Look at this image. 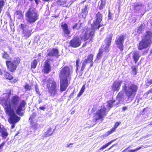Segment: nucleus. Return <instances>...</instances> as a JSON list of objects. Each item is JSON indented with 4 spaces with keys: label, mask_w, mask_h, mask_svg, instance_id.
Returning <instances> with one entry per match:
<instances>
[{
    "label": "nucleus",
    "mask_w": 152,
    "mask_h": 152,
    "mask_svg": "<svg viewBox=\"0 0 152 152\" xmlns=\"http://www.w3.org/2000/svg\"><path fill=\"white\" fill-rule=\"evenodd\" d=\"M152 37V32L150 31H147L146 34L139 43L138 49L141 50L148 47L151 43Z\"/></svg>",
    "instance_id": "obj_6"
},
{
    "label": "nucleus",
    "mask_w": 152,
    "mask_h": 152,
    "mask_svg": "<svg viewBox=\"0 0 152 152\" xmlns=\"http://www.w3.org/2000/svg\"><path fill=\"white\" fill-rule=\"evenodd\" d=\"M112 15L111 14H110V13H109V14L108 15V17H109V19H112Z\"/></svg>",
    "instance_id": "obj_49"
},
{
    "label": "nucleus",
    "mask_w": 152,
    "mask_h": 152,
    "mask_svg": "<svg viewBox=\"0 0 152 152\" xmlns=\"http://www.w3.org/2000/svg\"><path fill=\"white\" fill-rule=\"evenodd\" d=\"M122 109L124 111L127 109V107H123Z\"/></svg>",
    "instance_id": "obj_53"
},
{
    "label": "nucleus",
    "mask_w": 152,
    "mask_h": 152,
    "mask_svg": "<svg viewBox=\"0 0 152 152\" xmlns=\"http://www.w3.org/2000/svg\"><path fill=\"white\" fill-rule=\"evenodd\" d=\"M78 24L77 23H75L73 26H72V28L73 29L75 30H78L79 29V28L80 26V25L78 27Z\"/></svg>",
    "instance_id": "obj_38"
},
{
    "label": "nucleus",
    "mask_w": 152,
    "mask_h": 152,
    "mask_svg": "<svg viewBox=\"0 0 152 152\" xmlns=\"http://www.w3.org/2000/svg\"><path fill=\"white\" fill-rule=\"evenodd\" d=\"M112 36V34H109L107 35L104 40L105 44L99 49V52L97 55L96 59L98 60L102 57L103 52H107L110 50L109 47L111 44Z\"/></svg>",
    "instance_id": "obj_5"
},
{
    "label": "nucleus",
    "mask_w": 152,
    "mask_h": 152,
    "mask_svg": "<svg viewBox=\"0 0 152 152\" xmlns=\"http://www.w3.org/2000/svg\"><path fill=\"white\" fill-rule=\"evenodd\" d=\"M115 102L113 100L107 101L106 105L101 106V109L98 110L96 114L95 121L101 119L105 116L107 114V112L112 107L113 104Z\"/></svg>",
    "instance_id": "obj_4"
},
{
    "label": "nucleus",
    "mask_w": 152,
    "mask_h": 152,
    "mask_svg": "<svg viewBox=\"0 0 152 152\" xmlns=\"http://www.w3.org/2000/svg\"><path fill=\"white\" fill-rule=\"evenodd\" d=\"M85 89V85H83L81 88V90L77 95V96H80L83 93Z\"/></svg>",
    "instance_id": "obj_29"
},
{
    "label": "nucleus",
    "mask_w": 152,
    "mask_h": 152,
    "mask_svg": "<svg viewBox=\"0 0 152 152\" xmlns=\"http://www.w3.org/2000/svg\"><path fill=\"white\" fill-rule=\"evenodd\" d=\"M39 103L40 104V103L42 102V100L40 99H39L38 100Z\"/></svg>",
    "instance_id": "obj_56"
},
{
    "label": "nucleus",
    "mask_w": 152,
    "mask_h": 152,
    "mask_svg": "<svg viewBox=\"0 0 152 152\" xmlns=\"http://www.w3.org/2000/svg\"><path fill=\"white\" fill-rule=\"evenodd\" d=\"M122 87V90L125 92L127 99L125 98V96L123 92L121 91L117 96L116 99L118 101L117 102L116 105L118 104L120 101H126L127 102H131L135 96L138 90L137 86L131 83L128 84L127 82H125Z\"/></svg>",
    "instance_id": "obj_2"
},
{
    "label": "nucleus",
    "mask_w": 152,
    "mask_h": 152,
    "mask_svg": "<svg viewBox=\"0 0 152 152\" xmlns=\"http://www.w3.org/2000/svg\"><path fill=\"white\" fill-rule=\"evenodd\" d=\"M25 88L27 90H30L31 88V86L28 84H26L25 86Z\"/></svg>",
    "instance_id": "obj_42"
},
{
    "label": "nucleus",
    "mask_w": 152,
    "mask_h": 152,
    "mask_svg": "<svg viewBox=\"0 0 152 152\" xmlns=\"http://www.w3.org/2000/svg\"><path fill=\"white\" fill-rule=\"evenodd\" d=\"M79 64H76V68H77V70H78L79 69H80V67H79Z\"/></svg>",
    "instance_id": "obj_52"
},
{
    "label": "nucleus",
    "mask_w": 152,
    "mask_h": 152,
    "mask_svg": "<svg viewBox=\"0 0 152 152\" xmlns=\"http://www.w3.org/2000/svg\"><path fill=\"white\" fill-rule=\"evenodd\" d=\"M115 140H112L110 142H108L107 144H106L105 145H103L102 147L100 148V150H102L103 149L106 148L109 145H110L111 143L114 142V141H115Z\"/></svg>",
    "instance_id": "obj_30"
},
{
    "label": "nucleus",
    "mask_w": 152,
    "mask_h": 152,
    "mask_svg": "<svg viewBox=\"0 0 152 152\" xmlns=\"http://www.w3.org/2000/svg\"><path fill=\"white\" fill-rule=\"evenodd\" d=\"M26 20L30 24L34 23L39 18V14L34 9L30 8L26 14Z\"/></svg>",
    "instance_id": "obj_7"
},
{
    "label": "nucleus",
    "mask_w": 152,
    "mask_h": 152,
    "mask_svg": "<svg viewBox=\"0 0 152 152\" xmlns=\"http://www.w3.org/2000/svg\"><path fill=\"white\" fill-rule=\"evenodd\" d=\"M142 25L141 24L140 26H139L138 29L137 31V32L139 33H140L142 30Z\"/></svg>",
    "instance_id": "obj_40"
},
{
    "label": "nucleus",
    "mask_w": 152,
    "mask_h": 152,
    "mask_svg": "<svg viewBox=\"0 0 152 152\" xmlns=\"http://www.w3.org/2000/svg\"><path fill=\"white\" fill-rule=\"evenodd\" d=\"M88 5H86L83 8L82 10V11L80 15L83 18H85L88 14Z\"/></svg>",
    "instance_id": "obj_18"
},
{
    "label": "nucleus",
    "mask_w": 152,
    "mask_h": 152,
    "mask_svg": "<svg viewBox=\"0 0 152 152\" xmlns=\"http://www.w3.org/2000/svg\"><path fill=\"white\" fill-rule=\"evenodd\" d=\"M106 0H100L99 4V9L100 10L103 9L105 6Z\"/></svg>",
    "instance_id": "obj_25"
},
{
    "label": "nucleus",
    "mask_w": 152,
    "mask_h": 152,
    "mask_svg": "<svg viewBox=\"0 0 152 152\" xmlns=\"http://www.w3.org/2000/svg\"><path fill=\"white\" fill-rule=\"evenodd\" d=\"M45 108V107H39V109L40 110H44Z\"/></svg>",
    "instance_id": "obj_47"
},
{
    "label": "nucleus",
    "mask_w": 152,
    "mask_h": 152,
    "mask_svg": "<svg viewBox=\"0 0 152 152\" xmlns=\"http://www.w3.org/2000/svg\"><path fill=\"white\" fill-rule=\"evenodd\" d=\"M26 25L25 24H21V28L23 30V31H24V30H25V28H26Z\"/></svg>",
    "instance_id": "obj_41"
},
{
    "label": "nucleus",
    "mask_w": 152,
    "mask_h": 152,
    "mask_svg": "<svg viewBox=\"0 0 152 152\" xmlns=\"http://www.w3.org/2000/svg\"><path fill=\"white\" fill-rule=\"evenodd\" d=\"M37 62L36 60H34L33 61L32 63L31 67L32 68L35 69L37 65Z\"/></svg>",
    "instance_id": "obj_32"
},
{
    "label": "nucleus",
    "mask_w": 152,
    "mask_h": 152,
    "mask_svg": "<svg viewBox=\"0 0 152 152\" xmlns=\"http://www.w3.org/2000/svg\"><path fill=\"white\" fill-rule=\"evenodd\" d=\"M122 83L121 81H114L112 86V89L113 91H118L120 88Z\"/></svg>",
    "instance_id": "obj_17"
},
{
    "label": "nucleus",
    "mask_w": 152,
    "mask_h": 152,
    "mask_svg": "<svg viewBox=\"0 0 152 152\" xmlns=\"http://www.w3.org/2000/svg\"><path fill=\"white\" fill-rule=\"evenodd\" d=\"M144 146H142V147H138L134 150H129L128 151V152H135L136 151L140 150L141 148H143Z\"/></svg>",
    "instance_id": "obj_35"
},
{
    "label": "nucleus",
    "mask_w": 152,
    "mask_h": 152,
    "mask_svg": "<svg viewBox=\"0 0 152 152\" xmlns=\"http://www.w3.org/2000/svg\"><path fill=\"white\" fill-rule=\"evenodd\" d=\"M114 146V145H113L111 147L109 148L108 149V150H110L111 148H112Z\"/></svg>",
    "instance_id": "obj_60"
},
{
    "label": "nucleus",
    "mask_w": 152,
    "mask_h": 152,
    "mask_svg": "<svg viewBox=\"0 0 152 152\" xmlns=\"http://www.w3.org/2000/svg\"><path fill=\"white\" fill-rule=\"evenodd\" d=\"M129 147H128V148H126L125 150L123 151L122 152H126V151L128 149V148Z\"/></svg>",
    "instance_id": "obj_55"
},
{
    "label": "nucleus",
    "mask_w": 152,
    "mask_h": 152,
    "mask_svg": "<svg viewBox=\"0 0 152 152\" xmlns=\"http://www.w3.org/2000/svg\"><path fill=\"white\" fill-rule=\"evenodd\" d=\"M38 55L39 56H41V54L40 53H39Z\"/></svg>",
    "instance_id": "obj_63"
},
{
    "label": "nucleus",
    "mask_w": 152,
    "mask_h": 152,
    "mask_svg": "<svg viewBox=\"0 0 152 152\" xmlns=\"http://www.w3.org/2000/svg\"><path fill=\"white\" fill-rule=\"evenodd\" d=\"M5 142L4 141V142H3L0 145V149L1 148H3V146L5 144Z\"/></svg>",
    "instance_id": "obj_45"
},
{
    "label": "nucleus",
    "mask_w": 152,
    "mask_h": 152,
    "mask_svg": "<svg viewBox=\"0 0 152 152\" xmlns=\"http://www.w3.org/2000/svg\"><path fill=\"white\" fill-rule=\"evenodd\" d=\"M31 31L30 30H24L23 33L24 34V36L26 38L28 37L31 35Z\"/></svg>",
    "instance_id": "obj_28"
},
{
    "label": "nucleus",
    "mask_w": 152,
    "mask_h": 152,
    "mask_svg": "<svg viewBox=\"0 0 152 152\" xmlns=\"http://www.w3.org/2000/svg\"><path fill=\"white\" fill-rule=\"evenodd\" d=\"M10 116L9 122L12 124L11 128L13 129L15 126V124L19 121L20 118L17 116L16 114H7Z\"/></svg>",
    "instance_id": "obj_13"
},
{
    "label": "nucleus",
    "mask_w": 152,
    "mask_h": 152,
    "mask_svg": "<svg viewBox=\"0 0 152 152\" xmlns=\"http://www.w3.org/2000/svg\"><path fill=\"white\" fill-rule=\"evenodd\" d=\"M3 58L8 59L10 57L9 55L7 53V52L4 51L3 53Z\"/></svg>",
    "instance_id": "obj_34"
},
{
    "label": "nucleus",
    "mask_w": 152,
    "mask_h": 152,
    "mask_svg": "<svg viewBox=\"0 0 152 152\" xmlns=\"http://www.w3.org/2000/svg\"><path fill=\"white\" fill-rule=\"evenodd\" d=\"M19 133V132L17 133L15 135V136H17Z\"/></svg>",
    "instance_id": "obj_62"
},
{
    "label": "nucleus",
    "mask_w": 152,
    "mask_h": 152,
    "mask_svg": "<svg viewBox=\"0 0 152 152\" xmlns=\"http://www.w3.org/2000/svg\"><path fill=\"white\" fill-rule=\"evenodd\" d=\"M88 63L86 60H85V59L82 62V67L81 69V70L82 71H83L84 68L85 67V66L86 65V64Z\"/></svg>",
    "instance_id": "obj_31"
},
{
    "label": "nucleus",
    "mask_w": 152,
    "mask_h": 152,
    "mask_svg": "<svg viewBox=\"0 0 152 152\" xmlns=\"http://www.w3.org/2000/svg\"><path fill=\"white\" fill-rule=\"evenodd\" d=\"M114 131V129H112L110 131H108L106 133L103 135L104 137H106L112 133Z\"/></svg>",
    "instance_id": "obj_36"
},
{
    "label": "nucleus",
    "mask_w": 152,
    "mask_h": 152,
    "mask_svg": "<svg viewBox=\"0 0 152 152\" xmlns=\"http://www.w3.org/2000/svg\"><path fill=\"white\" fill-rule=\"evenodd\" d=\"M58 51L56 49H53L50 51L48 54V55L49 56H58Z\"/></svg>",
    "instance_id": "obj_19"
},
{
    "label": "nucleus",
    "mask_w": 152,
    "mask_h": 152,
    "mask_svg": "<svg viewBox=\"0 0 152 152\" xmlns=\"http://www.w3.org/2000/svg\"><path fill=\"white\" fill-rule=\"evenodd\" d=\"M91 64H90V66L91 67L93 65V61H92V62H91Z\"/></svg>",
    "instance_id": "obj_57"
},
{
    "label": "nucleus",
    "mask_w": 152,
    "mask_h": 152,
    "mask_svg": "<svg viewBox=\"0 0 152 152\" xmlns=\"http://www.w3.org/2000/svg\"><path fill=\"white\" fill-rule=\"evenodd\" d=\"M94 55L91 54L88 55L87 58L85 59V60L87 61L88 63H91L93 61V59Z\"/></svg>",
    "instance_id": "obj_26"
},
{
    "label": "nucleus",
    "mask_w": 152,
    "mask_h": 152,
    "mask_svg": "<svg viewBox=\"0 0 152 152\" xmlns=\"http://www.w3.org/2000/svg\"><path fill=\"white\" fill-rule=\"evenodd\" d=\"M74 113V112H73V111H72V112H71V113H72V114H73Z\"/></svg>",
    "instance_id": "obj_64"
},
{
    "label": "nucleus",
    "mask_w": 152,
    "mask_h": 152,
    "mask_svg": "<svg viewBox=\"0 0 152 152\" xmlns=\"http://www.w3.org/2000/svg\"><path fill=\"white\" fill-rule=\"evenodd\" d=\"M125 36L123 35L117 36L115 41V43L118 48L122 51L123 50V44Z\"/></svg>",
    "instance_id": "obj_12"
},
{
    "label": "nucleus",
    "mask_w": 152,
    "mask_h": 152,
    "mask_svg": "<svg viewBox=\"0 0 152 152\" xmlns=\"http://www.w3.org/2000/svg\"><path fill=\"white\" fill-rule=\"evenodd\" d=\"M120 124V123L118 122H117L115 123V127H117Z\"/></svg>",
    "instance_id": "obj_48"
},
{
    "label": "nucleus",
    "mask_w": 152,
    "mask_h": 152,
    "mask_svg": "<svg viewBox=\"0 0 152 152\" xmlns=\"http://www.w3.org/2000/svg\"><path fill=\"white\" fill-rule=\"evenodd\" d=\"M72 143H70V144H67L66 145V147L68 148H70L72 147V146H71V145H72Z\"/></svg>",
    "instance_id": "obj_44"
},
{
    "label": "nucleus",
    "mask_w": 152,
    "mask_h": 152,
    "mask_svg": "<svg viewBox=\"0 0 152 152\" xmlns=\"http://www.w3.org/2000/svg\"><path fill=\"white\" fill-rule=\"evenodd\" d=\"M147 82L149 84H152V79H150L147 80Z\"/></svg>",
    "instance_id": "obj_46"
},
{
    "label": "nucleus",
    "mask_w": 152,
    "mask_h": 152,
    "mask_svg": "<svg viewBox=\"0 0 152 152\" xmlns=\"http://www.w3.org/2000/svg\"><path fill=\"white\" fill-rule=\"evenodd\" d=\"M81 43V39L78 37L73 38L69 42L71 46L73 48H77L79 46Z\"/></svg>",
    "instance_id": "obj_14"
},
{
    "label": "nucleus",
    "mask_w": 152,
    "mask_h": 152,
    "mask_svg": "<svg viewBox=\"0 0 152 152\" xmlns=\"http://www.w3.org/2000/svg\"><path fill=\"white\" fill-rule=\"evenodd\" d=\"M132 73H134V75H135L137 74V67L135 66H133L132 67Z\"/></svg>",
    "instance_id": "obj_37"
},
{
    "label": "nucleus",
    "mask_w": 152,
    "mask_h": 152,
    "mask_svg": "<svg viewBox=\"0 0 152 152\" xmlns=\"http://www.w3.org/2000/svg\"><path fill=\"white\" fill-rule=\"evenodd\" d=\"M20 100V97L15 95L9 99L8 102L7 101L5 102V110L7 114H15V110L17 114L23 116V114L22 111L26 105V103L24 100H23L20 102L18 105Z\"/></svg>",
    "instance_id": "obj_1"
},
{
    "label": "nucleus",
    "mask_w": 152,
    "mask_h": 152,
    "mask_svg": "<svg viewBox=\"0 0 152 152\" xmlns=\"http://www.w3.org/2000/svg\"><path fill=\"white\" fill-rule=\"evenodd\" d=\"M4 76L7 79L11 80L13 78L12 76L10 74L5 71L4 72Z\"/></svg>",
    "instance_id": "obj_27"
},
{
    "label": "nucleus",
    "mask_w": 152,
    "mask_h": 152,
    "mask_svg": "<svg viewBox=\"0 0 152 152\" xmlns=\"http://www.w3.org/2000/svg\"><path fill=\"white\" fill-rule=\"evenodd\" d=\"M51 69V66L50 65V61L49 60H46L44 64L43 72L44 73L48 74L49 73Z\"/></svg>",
    "instance_id": "obj_16"
},
{
    "label": "nucleus",
    "mask_w": 152,
    "mask_h": 152,
    "mask_svg": "<svg viewBox=\"0 0 152 152\" xmlns=\"http://www.w3.org/2000/svg\"><path fill=\"white\" fill-rule=\"evenodd\" d=\"M149 92H152V89H151L149 90Z\"/></svg>",
    "instance_id": "obj_59"
},
{
    "label": "nucleus",
    "mask_w": 152,
    "mask_h": 152,
    "mask_svg": "<svg viewBox=\"0 0 152 152\" xmlns=\"http://www.w3.org/2000/svg\"><path fill=\"white\" fill-rule=\"evenodd\" d=\"M35 90L37 92V93L39 94H40V92L39 91V89L37 88V86H35Z\"/></svg>",
    "instance_id": "obj_43"
},
{
    "label": "nucleus",
    "mask_w": 152,
    "mask_h": 152,
    "mask_svg": "<svg viewBox=\"0 0 152 152\" xmlns=\"http://www.w3.org/2000/svg\"><path fill=\"white\" fill-rule=\"evenodd\" d=\"M102 19V15L99 12L96 15L95 19L93 23L91 25V27L95 29H98L101 26L100 23Z\"/></svg>",
    "instance_id": "obj_10"
},
{
    "label": "nucleus",
    "mask_w": 152,
    "mask_h": 152,
    "mask_svg": "<svg viewBox=\"0 0 152 152\" xmlns=\"http://www.w3.org/2000/svg\"><path fill=\"white\" fill-rule=\"evenodd\" d=\"M20 62V59L18 57L14 58L12 61H7L6 65L8 69L11 72L15 71Z\"/></svg>",
    "instance_id": "obj_9"
},
{
    "label": "nucleus",
    "mask_w": 152,
    "mask_h": 152,
    "mask_svg": "<svg viewBox=\"0 0 152 152\" xmlns=\"http://www.w3.org/2000/svg\"><path fill=\"white\" fill-rule=\"evenodd\" d=\"M1 133V136L4 139L6 138L8 136V134L7 132V130L4 127L0 131V133Z\"/></svg>",
    "instance_id": "obj_21"
},
{
    "label": "nucleus",
    "mask_w": 152,
    "mask_h": 152,
    "mask_svg": "<svg viewBox=\"0 0 152 152\" xmlns=\"http://www.w3.org/2000/svg\"><path fill=\"white\" fill-rule=\"evenodd\" d=\"M34 115V114H33V115L29 118V120H31V121H33V119L34 118L33 117V115Z\"/></svg>",
    "instance_id": "obj_50"
},
{
    "label": "nucleus",
    "mask_w": 152,
    "mask_h": 152,
    "mask_svg": "<svg viewBox=\"0 0 152 152\" xmlns=\"http://www.w3.org/2000/svg\"><path fill=\"white\" fill-rule=\"evenodd\" d=\"M53 132L54 130L52 131V129L51 128H49L47 131L44 133L43 136L44 137H49L53 134Z\"/></svg>",
    "instance_id": "obj_23"
},
{
    "label": "nucleus",
    "mask_w": 152,
    "mask_h": 152,
    "mask_svg": "<svg viewBox=\"0 0 152 152\" xmlns=\"http://www.w3.org/2000/svg\"><path fill=\"white\" fill-rule=\"evenodd\" d=\"M60 80V89L61 91H65L68 86V79L70 76V70L68 67H64L59 73Z\"/></svg>",
    "instance_id": "obj_3"
},
{
    "label": "nucleus",
    "mask_w": 152,
    "mask_h": 152,
    "mask_svg": "<svg viewBox=\"0 0 152 152\" xmlns=\"http://www.w3.org/2000/svg\"><path fill=\"white\" fill-rule=\"evenodd\" d=\"M38 0H35V2H36V3H37H37H38Z\"/></svg>",
    "instance_id": "obj_61"
},
{
    "label": "nucleus",
    "mask_w": 152,
    "mask_h": 152,
    "mask_svg": "<svg viewBox=\"0 0 152 152\" xmlns=\"http://www.w3.org/2000/svg\"><path fill=\"white\" fill-rule=\"evenodd\" d=\"M15 14L18 15V18H21L22 16V12L21 11H17L15 12Z\"/></svg>",
    "instance_id": "obj_33"
},
{
    "label": "nucleus",
    "mask_w": 152,
    "mask_h": 152,
    "mask_svg": "<svg viewBox=\"0 0 152 152\" xmlns=\"http://www.w3.org/2000/svg\"><path fill=\"white\" fill-rule=\"evenodd\" d=\"M10 94L5 93L3 94L2 95L1 97H0V100L2 104L4 103V107L5 109V103L7 101L8 102V100L10 99Z\"/></svg>",
    "instance_id": "obj_15"
},
{
    "label": "nucleus",
    "mask_w": 152,
    "mask_h": 152,
    "mask_svg": "<svg viewBox=\"0 0 152 152\" xmlns=\"http://www.w3.org/2000/svg\"><path fill=\"white\" fill-rule=\"evenodd\" d=\"M80 63V59L78 58L77 59L76 61V64H79Z\"/></svg>",
    "instance_id": "obj_51"
},
{
    "label": "nucleus",
    "mask_w": 152,
    "mask_h": 152,
    "mask_svg": "<svg viewBox=\"0 0 152 152\" xmlns=\"http://www.w3.org/2000/svg\"><path fill=\"white\" fill-rule=\"evenodd\" d=\"M142 6V4L140 3H136L134 4V11L136 12L138 11L141 9Z\"/></svg>",
    "instance_id": "obj_24"
},
{
    "label": "nucleus",
    "mask_w": 152,
    "mask_h": 152,
    "mask_svg": "<svg viewBox=\"0 0 152 152\" xmlns=\"http://www.w3.org/2000/svg\"><path fill=\"white\" fill-rule=\"evenodd\" d=\"M32 126L34 129H36L39 127V126L38 124H32Z\"/></svg>",
    "instance_id": "obj_39"
},
{
    "label": "nucleus",
    "mask_w": 152,
    "mask_h": 152,
    "mask_svg": "<svg viewBox=\"0 0 152 152\" xmlns=\"http://www.w3.org/2000/svg\"><path fill=\"white\" fill-rule=\"evenodd\" d=\"M95 28H92L91 27V28H87L86 29L84 30L83 32L84 33V38L85 40L89 39V40L91 41L92 40V37L93 36L95 30Z\"/></svg>",
    "instance_id": "obj_11"
},
{
    "label": "nucleus",
    "mask_w": 152,
    "mask_h": 152,
    "mask_svg": "<svg viewBox=\"0 0 152 152\" xmlns=\"http://www.w3.org/2000/svg\"><path fill=\"white\" fill-rule=\"evenodd\" d=\"M47 87L51 95L54 96L56 93V83L53 79L50 78L47 80Z\"/></svg>",
    "instance_id": "obj_8"
},
{
    "label": "nucleus",
    "mask_w": 152,
    "mask_h": 152,
    "mask_svg": "<svg viewBox=\"0 0 152 152\" xmlns=\"http://www.w3.org/2000/svg\"><path fill=\"white\" fill-rule=\"evenodd\" d=\"M0 74L1 75H2L3 74V72L2 71H1V70H0Z\"/></svg>",
    "instance_id": "obj_58"
},
{
    "label": "nucleus",
    "mask_w": 152,
    "mask_h": 152,
    "mask_svg": "<svg viewBox=\"0 0 152 152\" xmlns=\"http://www.w3.org/2000/svg\"><path fill=\"white\" fill-rule=\"evenodd\" d=\"M140 57V52L138 51H134L133 52V58L135 63H136Z\"/></svg>",
    "instance_id": "obj_20"
},
{
    "label": "nucleus",
    "mask_w": 152,
    "mask_h": 152,
    "mask_svg": "<svg viewBox=\"0 0 152 152\" xmlns=\"http://www.w3.org/2000/svg\"><path fill=\"white\" fill-rule=\"evenodd\" d=\"M4 128L3 126L2 125H1L0 123V131Z\"/></svg>",
    "instance_id": "obj_54"
},
{
    "label": "nucleus",
    "mask_w": 152,
    "mask_h": 152,
    "mask_svg": "<svg viewBox=\"0 0 152 152\" xmlns=\"http://www.w3.org/2000/svg\"><path fill=\"white\" fill-rule=\"evenodd\" d=\"M61 27L64 33L66 34H68L70 33V31L69 30L68 25L66 23H64L61 25Z\"/></svg>",
    "instance_id": "obj_22"
}]
</instances>
